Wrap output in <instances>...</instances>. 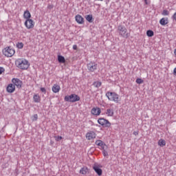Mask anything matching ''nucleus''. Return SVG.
Segmentation results:
<instances>
[{
  "mask_svg": "<svg viewBox=\"0 0 176 176\" xmlns=\"http://www.w3.org/2000/svg\"><path fill=\"white\" fill-rule=\"evenodd\" d=\"M15 64L18 68H20V69H28V67H30L28 60L25 59H18L15 61Z\"/></svg>",
  "mask_w": 176,
  "mask_h": 176,
  "instance_id": "obj_1",
  "label": "nucleus"
},
{
  "mask_svg": "<svg viewBox=\"0 0 176 176\" xmlns=\"http://www.w3.org/2000/svg\"><path fill=\"white\" fill-rule=\"evenodd\" d=\"M106 97H107L109 101H113L114 102H119V95L115 92L107 91L106 93Z\"/></svg>",
  "mask_w": 176,
  "mask_h": 176,
  "instance_id": "obj_2",
  "label": "nucleus"
},
{
  "mask_svg": "<svg viewBox=\"0 0 176 176\" xmlns=\"http://www.w3.org/2000/svg\"><path fill=\"white\" fill-rule=\"evenodd\" d=\"M65 101H67V102H76V101H80V97L75 94H73L69 96H66L65 97Z\"/></svg>",
  "mask_w": 176,
  "mask_h": 176,
  "instance_id": "obj_3",
  "label": "nucleus"
},
{
  "mask_svg": "<svg viewBox=\"0 0 176 176\" xmlns=\"http://www.w3.org/2000/svg\"><path fill=\"white\" fill-rule=\"evenodd\" d=\"M118 30L120 35L123 38H129L130 36V33H127V29H126V27L120 25Z\"/></svg>",
  "mask_w": 176,
  "mask_h": 176,
  "instance_id": "obj_4",
  "label": "nucleus"
},
{
  "mask_svg": "<svg viewBox=\"0 0 176 176\" xmlns=\"http://www.w3.org/2000/svg\"><path fill=\"white\" fill-rule=\"evenodd\" d=\"M14 53H16V52L14 50L10 48V47H7L3 50V54L6 56V57H13Z\"/></svg>",
  "mask_w": 176,
  "mask_h": 176,
  "instance_id": "obj_5",
  "label": "nucleus"
},
{
  "mask_svg": "<svg viewBox=\"0 0 176 176\" xmlns=\"http://www.w3.org/2000/svg\"><path fill=\"white\" fill-rule=\"evenodd\" d=\"M98 123L102 126V127H111V122L105 118H99L98 120Z\"/></svg>",
  "mask_w": 176,
  "mask_h": 176,
  "instance_id": "obj_6",
  "label": "nucleus"
},
{
  "mask_svg": "<svg viewBox=\"0 0 176 176\" xmlns=\"http://www.w3.org/2000/svg\"><path fill=\"white\" fill-rule=\"evenodd\" d=\"M87 67L89 72H94V71L97 70L98 65L94 62H90L87 65Z\"/></svg>",
  "mask_w": 176,
  "mask_h": 176,
  "instance_id": "obj_7",
  "label": "nucleus"
},
{
  "mask_svg": "<svg viewBox=\"0 0 176 176\" xmlns=\"http://www.w3.org/2000/svg\"><path fill=\"white\" fill-rule=\"evenodd\" d=\"M12 82L13 83L14 87H17V89H21V86H23V81L19 78H12Z\"/></svg>",
  "mask_w": 176,
  "mask_h": 176,
  "instance_id": "obj_8",
  "label": "nucleus"
},
{
  "mask_svg": "<svg viewBox=\"0 0 176 176\" xmlns=\"http://www.w3.org/2000/svg\"><path fill=\"white\" fill-rule=\"evenodd\" d=\"M34 21L32 19H26L25 21V26L28 30H31V28H34Z\"/></svg>",
  "mask_w": 176,
  "mask_h": 176,
  "instance_id": "obj_9",
  "label": "nucleus"
},
{
  "mask_svg": "<svg viewBox=\"0 0 176 176\" xmlns=\"http://www.w3.org/2000/svg\"><path fill=\"white\" fill-rule=\"evenodd\" d=\"M96 133H94V131H90V132H88L87 134H86V138L90 141L91 140H94V138H96Z\"/></svg>",
  "mask_w": 176,
  "mask_h": 176,
  "instance_id": "obj_10",
  "label": "nucleus"
},
{
  "mask_svg": "<svg viewBox=\"0 0 176 176\" xmlns=\"http://www.w3.org/2000/svg\"><path fill=\"white\" fill-rule=\"evenodd\" d=\"M75 19L78 24H83L85 23V19L82 17L80 14H77L75 16Z\"/></svg>",
  "mask_w": 176,
  "mask_h": 176,
  "instance_id": "obj_11",
  "label": "nucleus"
},
{
  "mask_svg": "<svg viewBox=\"0 0 176 176\" xmlns=\"http://www.w3.org/2000/svg\"><path fill=\"white\" fill-rule=\"evenodd\" d=\"M93 169L96 173V174H98V175H102V169L100 168V167H98L97 165H94L93 166Z\"/></svg>",
  "mask_w": 176,
  "mask_h": 176,
  "instance_id": "obj_12",
  "label": "nucleus"
},
{
  "mask_svg": "<svg viewBox=\"0 0 176 176\" xmlns=\"http://www.w3.org/2000/svg\"><path fill=\"white\" fill-rule=\"evenodd\" d=\"M8 93H13L16 90V87L13 84H9L6 88Z\"/></svg>",
  "mask_w": 176,
  "mask_h": 176,
  "instance_id": "obj_13",
  "label": "nucleus"
},
{
  "mask_svg": "<svg viewBox=\"0 0 176 176\" xmlns=\"http://www.w3.org/2000/svg\"><path fill=\"white\" fill-rule=\"evenodd\" d=\"M91 113L92 115H95L96 116H98L100 113H101V109L100 108H93L91 109Z\"/></svg>",
  "mask_w": 176,
  "mask_h": 176,
  "instance_id": "obj_14",
  "label": "nucleus"
},
{
  "mask_svg": "<svg viewBox=\"0 0 176 176\" xmlns=\"http://www.w3.org/2000/svg\"><path fill=\"white\" fill-rule=\"evenodd\" d=\"M95 144L96 145H98V146H100L102 149H105V146H107V144L102 140H96Z\"/></svg>",
  "mask_w": 176,
  "mask_h": 176,
  "instance_id": "obj_15",
  "label": "nucleus"
},
{
  "mask_svg": "<svg viewBox=\"0 0 176 176\" xmlns=\"http://www.w3.org/2000/svg\"><path fill=\"white\" fill-rule=\"evenodd\" d=\"M23 17L26 20H30L31 19V13L30 12L29 10H26V11L24 12Z\"/></svg>",
  "mask_w": 176,
  "mask_h": 176,
  "instance_id": "obj_16",
  "label": "nucleus"
},
{
  "mask_svg": "<svg viewBox=\"0 0 176 176\" xmlns=\"http://www.w3.org/2000/svg\"><path fill=\"white\" fill-rule=\"evenodd\" d=\"M160 24L161 25H166V24H168V18H162L160 21Z\"/></svg>",
  "mask_w": 176,
  "mask_h": 176,
  "instance_id": "obj_17",
  "label": "nucleus"
},
{
  "mask_svg": "<svg viewBox=\"0 0 176 176\" xmlns=\"http://www.w3.org/2000/svg\"><path fill=\"white\" fill-rule=\"evenodd\" d=\"M52 90L54 93H58L60 91V85L54 84Z\"/></svg>",
  "mask_w": 176,
  "mask_h": 176,
  "instance_id": "obj_18",
  "label": "nucleus"
},
{
  "mask_svg": "<svg viewBox=\"0 0 176 176\" xmlns=\"http://www.w3.org/2000/svg\"><path fill=\"white\" fill-rule=\"evenodd\" d=\"M87 171H89L87 167H83L80 170V174H82V175H86V174H87Z\"/></svg>",
  "mask_w": 176,
  "mask_h": 176,
  "instance_id": "obj_19",
  "label": "nucleus"
},
{
  "mask_svg": "<svg viewBox=\"0 0 176 176\" xmlns=\"http://www.w3.org/2000/svg\"><path fill=\"white\" fill-rule=\"evenodd\" d=\"M101 85H102V82H101L100 81H95L94 82H93L92 86L98 89V87H101Z\"/></svg>",
  "mask_w": 176,
  "mask_h": 176,
  "instance_id": "obj_20",
  "label": "nucleus"
},
{
  "mask_svg": "<svg viewBox=\"0 0 176 176\" xmlns=\"http://www.w3.org/2000/svg\"><path fill=\"white\" fill-rule=\"evenodd\" d=\"M85 19L87 20V21H88L89 23H93V21H94L93 19V15L91 14H88L85 16Z\"/></svg>",
  "mask_w": 176,
  "mask_h": 176,
  "instance_id": "obj_21",
  "label": "nucleus"
},
{
  "mask_svg": "<svg viewBox=\"0 0 176 176\" xmlns=\"http://www.w3.org/2000/svg\"><path fill=\"white\" fill-rule=\"evenodd\" d=\"M33 100L34 102H41V96H39L38 94H35L33 96Z\"/></svg>",
  "mask_w": 176,
  "mask_h": 176,
  "instance_id": "obj_22",
  "label": "nucleus"
},
{
  "mask_svg": "<svg viewBox=\"0 0 176 176\" xmlns=\"http://www.w3.org/2000/svg\"><path fill=\"white\" fill-rule=\"evenodd\" d=\"M58 63H65V58H64V56H63L61 55H58Z\"/></svg>",
  "mask_w": 176,
  "mask_h": 176,
  "instance_id": "obj_23",
  "label": "nucleus"
},
{
  "mask_svg": "<svg viewBox=\"0 0 176 176\" xmlns=\"http://www.w3.org/2000/svg\"><path fill=\"white\" fill-rule=\"evenodd\" d=\"M113 109H107V112H106V115H107V116H113Z\"/></svg>",
  "mask_w": 176,
  "mask_h": 176,
  "instance_id": "obj_24",
  "label": "nucleus"
},
{
  "mask_svg": "<svg viewBox=\"0 0 176 176\" xmlns=\"http://www.w3.org/2000/svg\"><path fill=\"white\" fill-rule=\"evenodd\" d=\"M146 35L149 38H152V36H153V35H155V33L153 32V31L149 30H147Z\"/></svg>",
  "mask_w": 176,
  "mask_h": 176,
  "instance_id": "obj_25",
  "label": "nucleus"
},
{
  "mask_svg": "<svg viewBox=\"0 0 176 176\" xmlns=\"http://www.w3.org/2000/svg\"><path fill=\"white\" fill-rule=\"evenodd\" d=\"M158 145L160 146H164L166 145V141L164 140H160L158 141Z\"/></svg>",
  "mask_w": 176,
  "mask_h": 176,
  "instance_id": "obj_26",
  "label": "nucleus"
},
{
  "mask_svg": "<svg viewBox=\"0 0 176 176\" xmlns=\"http://www.w3.org/2000/svg\"><path fill=\"white\" fill-rule=\"evenodd\" d=\"M16 47L18 49H23V47H24V44L23 43H18L16 44Z\"/></svg>",
  "mask_w": 176,
  "mask_h": 176,
  "instance_id": "obj_27",
  "label": "nucleus"
},
{
  "mask_svg": "<svg viewBox=\"0 0 176 176\" xmlns=\"http://www.w3.org/2000/svg\"><path fill=\"white\" fill-rule=\"evenodd\" d=\"M162 14L163 16H168V14H170V12L167 10H164Z\"/></svg>",
  "mask_w": 176,
  "mask_h": 176,
  "instance_id": "obj_28",
  "label": "nucleus"
},
{
  "mask_svg": "<svg viewBox=\"0 0 176 176\" xmlns=\"http://www.w3.org/2000/svg\"><path fill=\"white\" fill-rule=\"evenodd\" d=\"M136 83H138V85H141L142 83H144V80L141 78H137Z\"/></svg>",
  "mask_w": 176,
  "mask_h": 176,
  "instance_id": "obj_29",
  "label": "nucleus"
},
{
  "mask_svg": "<svg viewBox=\"0 0 176 176\" xmlns=\"http://www.w3.org/2000/svg\"><path fill=\"white\" fill-rule=\"evenodd\" d=\"M33 122H35L36 120H38V114H34L33 116V119H32Z\"/></svg>",
  "mask_w": 176,
  "mask_h": 176,
  "instance_id": "obj_30",
  "label": "nucleus"
},
{
  "mask_svg": "<svg viewBox=\"0 0 176 176\" xmlns=\"http://www.w3.org/2000/svg\"><path fill=\"white\" fill-rule=\"evenodd\" d=\"M55 140H56V141H57V142L61 141V140H63V137H61V136H56V137H55Z\"/></svg>",
  "mask_w": 176,
  "mask_h": 176,
  "instance_id": "obj_31",
  "label": "nucleus"
},
{
  "mask_svg": "<svg viewBox=\"0 0 176 176\" xmlns=\"http://www.w3.org/2000/svg\"><path fill=\"white\" fill-rule=\"evenodd\" d=\"M102 153H103V155L105 157V156H108V151H105V148L102 149Z\"/></svg>",
  "mask_w": 176,
  "mask_h": 176,
  "instance_id": "obj_32",
  "label": "nucleus"
},
{
  "mask_svg": "<svg viewBox=\"0 0 176 176\" xmlns=\"http://www.w3.org/2000/svg\"><path fill=\"white\" fill-rule=\"evenodd\" d=\"M3 72H5V68L0 67V75H2Z\"/></svg>",
  "mask_w": 176,
  "mask_h": 176,
  "instance_id": "obj_33",
  "label": "nucleus"
},
{
  "mask_svg": "<svg viewBox=\"0 0 176 176\" xmlns=\"http://www.w3.org/2000/svg\"><path fill=\"white\" fill-rule=\"evenodd\" d=\"M41 91H42V93H44V94H46V89H45V87H41Z\"/></svg>",
  "mask_w": 176,
  "mask_h": 176,
  "instance_id": "obj_34",
  "label": "nucleus"
},
{
  "mask_svg": "<svg viewBox=\"0 0 176 176\" xmlns=\"http://www.w3.org/2000/svg\"><path fill=\"white\" fill-rule=\"evenodd\" d=\"M73 49H74V50H78V45H73Z\"/></svg>",
  "mask_w": 176,
  "mask_h": 176,
  "instance_id": "obj_35",
  "label": "nucleus"
},
{
  "mask_svg": "<svg viewBox=\"0 0 176 176\" xmlns=\"http://www.w3.org/2000/svg\"><path fill=\"white\" fill-rule=\"evenodd\" d=\"M47 8L52 10L53 8V5H48Z\"/></svg>",
  "mask_w": 176,
  "mask_h": 176,
  "instance_id": "obj_36",
  "label": "nucleus"
},
{
  "mask_svg": "<svg viewBox=\"0 0 176 176\" xmlns=\"http://www.w3.org/2000/svg\"><path fill=\"white\" fill-rule=\"evenodd\" d=\"M173 75H175V76H176V67L173 70Z\"/></svg>",
  "mask_w": 176,
  "mask_h": 176,
  "instance_id": "obj_37",
  "label": "nucleus"
},
{
  "mask_svg": "<svg viewBox=\"0 0 176 176\" xmlns=\"http://www.w3.org/2000/svg\"><path fill=\"white\" fill-rule=\"evenodd\" d=\"M133 135H138V131H134Z\"/></svg>",
  "mask_w": 176,
  "mask_h": 176,
  "instance_id": "obj_38",
  "label": "nucleus"
},
{
  "mask_svg": "<svg viewBox=\"0 0 176 176\" xmlns=\"http://www.w3.org/2000/svg\"><path fill=\"white\" fill-rule=\"evenodd\" d=\"M145 4L148 5V0H144Z\"/></svg>",
  "mask_w": 176,
  "mask_h": 176,
  "instance_id": "obj_39",
  "label": "nucleus"
},
{
  "mask_svg": "<svg viewBox=\"0 0 176 176\" xmlns=\"http://www.w3.org/2000/svg\"><path fill=\"white\" fill-rule=\"evenodd\" d=\"M174 53H175V55L176 56V49L175 50Z\"/></svg>",
  "mask_w": 176,
  "mask_h": 176,
  "instance_id": "obj_40",
  "label": "nucleus"
},
{
  "mask_svg": "<svg viewBox=\"0 0 176 176\" xmlns=\"http://www.w3.org/2000/svg\"><path fill=\"white\" fill-rule=\"evenodd\" d=\"M0 139H1V135H0Z\"/></svg>",
  "mask_w": 176,
  "mask_h": 176,
  "instance_id": "obj_41",
  "label": "nucleus"
}]
</instances>
